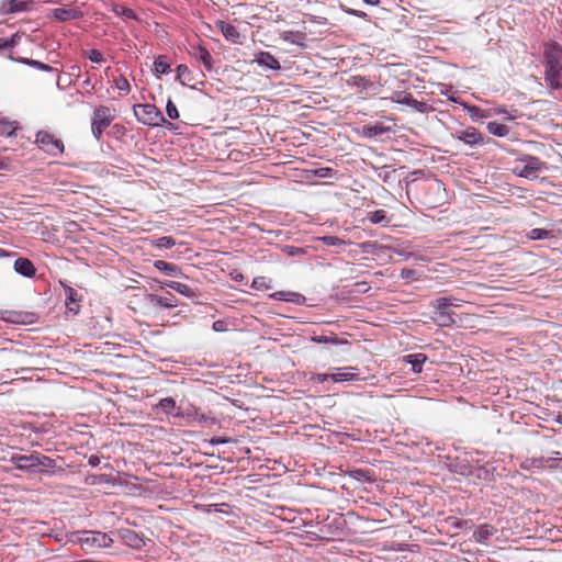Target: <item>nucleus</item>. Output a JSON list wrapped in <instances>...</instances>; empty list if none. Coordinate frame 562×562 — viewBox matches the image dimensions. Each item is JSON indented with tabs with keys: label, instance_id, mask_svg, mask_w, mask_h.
<instances>
[{
	"label": "nucleus",
	"instance_id": "f257e3e1",
	"mask_svg": "<svg viewBox=\"0 0 562 562\" xmlns=\"http://www.w3.org/2000/svg\"><path fill=\"white\" fill-rule=\"evenodd\" d=\"M9 461L18 470L31 473L54 474L58 469L56 460L40 452H32L30 454L13 453Z\"/></svg>",
	"mask_w": 562,
	"mask_h": 562
},
{
	"label": "nucleus",
	"instance_id": "f03ea898",
	"mask_svg": "<svg viewBox=\"0 0 562 562\" xmlns=\"http://www.w3.org/2000/svg\"><path fill=\"white\" fill-rule=\"evenodd\" d=\"M544 81L552 89L561 88L562 76V46L557 43H548L543 49Z\"/></svg>",
	"mask_w": 562,
	"mask_h": 562
},
{
	"label": "nucleus",
	"instance_id": "7ed1b4c3",
	"mask_svg": "<svg viewBox=\"0 0 562 562\" xmlns=\"http://www.w3.org/2000/svg\"><path fill=\"white\" fill-rule=\"evenodd\" d=\"M115 119L114 110L106 105H99L94 109L91 117V132L97 140H100L103 132Z\"/></svg>",
	"mask_w": 562,
	"mask_h": 562
},
{
	"label": "nucleus",
	"instance_id": "20e7f679",
	"mask_svg": "<svg viewBox=\"0 0 562 562\" xmlns=\"http://www.w3.org/2000/svg\"><path fill=\"white\" fill-rule=\"evenodd\" d=\"M137 121L148 126H161L166 120L160 110L154 104H136L133 108Z\"/></svg>",
	"mask_w": 562,
	"mask_h": 562
},
{
	"label": "nucleus",
	"instance_id": "39448f33",
	"mask_svg": "<svg viewBox=\"0 0 562 562\" xmlns=\"http://www.w3.org/2000/svg\"><path fill=\"white\" fill-rule=\"evenodd\" d=\"M547 169L548 166L544 161L538 157L526 155L519 159V164L515 166L514 172L522 178L536 179L539 172Z\"/></svg>",
	"mask_w": 562,
	"mask_h": 562
},
{
	"label": "nucleus",
	"instance_id": "423d86ee",
	"mask_svg": "<svg viewBox=\"0 0 562 562\" xmlns=\"http://www.w3.org/2000/svg\"><path fill=\"white\" fill-rule=\"evenodd\" d=\"M35 143L41 149L50 156H59L64 153V143L47 131H40L36 134Z\"/></svg>",
	"mask_w": 562,
	"mask_h": 562
},
{
	"label": "nucleus",
	"instance_id": "0eeeda50",
	"mask_svg": "<svg viewBox=\"0 0 562 562\" xmlns=\"http://www.w3.org/2000/svg\"><path fill=\"white\" fill-rule=\"evenodd\" d=\"M462 302H463L462 300H459V299L452 297V296H448V297L445 296V297L437 299L434 303V306L438 314V321L442 325H448V324L452 323L453 319L451 318V316L448 312V308L451 306L459 307V306H461Z\"/></svg>",
	"mask_w": 562,
	"mask_h": 562
},
{
	"label": "nucleus",
	"instance_id": "6e6552de",
	"mask_svg": "<svg viewBox=\"0 0 562 562\" xmlns=\"http://www.w3.org/2000/svg\"><path fill=\"white\" fill-rule=\"evenodd\" d=\"M177 416L187 417L189 419V424L191 425L209 427L216 424L215 417L207 415L205 413H201L195 408H190L187 411H181L180 408H178Z\"/></svg>",
	"mask_w": 562,
	"mask_h": 562
},
{
	"label": "nucleus",
	"instance_id": "1a4fd4ad",
	"mask_svg": "<svg viewBox=\"0 0 562 562\" xmlns=\"http://www.w3.org/2000/svg\"><path fill=\"white\" fill-rule=\"evenodd\" d=\"M391 101L398 104H405L420 113H426L430 109V106L426 102L418 101L414 99L411 93L404 91L395 92L391 97Z\"/></svg>",
	"mask_w": 562,
	"mask_h": 562
},
{
	"label": "nucleus",
	"instance_id": "9d476101",
	"mask_svg": "<svg viewBox=\"0 0 562 562\" xmlns=\"http://www.w3.org/2000/svg\"><path fill=\"white\" fill-rule=\"evenodd\" d=\"M453 137L471 147H474L483 142L482 134L473 126L457 131L453 134Z\"/></svg>",
	"mask_w": 562,
	"mask_h": 562
},
{
	"label": "nucleus",
	"instance_id": "9b49d317",
	"mask_svg": "<svg viewBox=\"0 0 562 562\" xmlns=\"http://www.w3.org/2000/svg\"><path fill=\"white\" fill-rule=\"evenodd\" d=\"M356 371L357 369L353 367L338 368L330 373V380L335 383L359 380V374Z\"/></svg>",
	"mask_w": 562,
	"mask_h": 562
},
{
	"label": "nucleus",
	"instance_id": "f8f14e48",
	"mask_svg": "<svg viewBox=\"0 0 562 562\" xmlns=\"http://www.w3.org/2000/svg\"><path fill=\"white\" fill-rule=\"evenodd\" d=\"M560 235V231L551 228H533L527 233V237L531 240L554 239Z\"/></svg>",
	"mask_w": 562,
	"mask_h": 562
},
{
	"label": "nucleus",
	"instance_id": "ddd939ff",
	"mask_svg": "<svg viewBox=\"0 0 562 562\" xmlns=\"http://www.w3.org/2000/svg\"><path fill=\"white\" fill-rule=\"evenodd\" d=\"M216 26L227 41L232 43H239L240 34L235 25L224 21H218Z\"/></svg>",
	"mask_w": 562,
	"mask_h": 562
},
{
	"label": "nucleus",
	"instance_id": "4468645a",
	"mask_svg": "<svg viewBox=\"0 0 562 562\" xmlns=\"http://www.w3.org/2000/svg\"><path fill=\"white\" fill-rule=\"evenodd\" d=\"M14 271L26 278L34 277L36 272L33 262L26 258H18L14 261Z\"/></svg>",
	"mask_w": 562,
	"mask_h": 562
},
{
	"label": "nucleus",
	"instance_id": "2eb2a0df",
	"mask_svg": "<svg viewBox=\"0 0 562 562\" xmlns=\"http://www.w3.org/2000/svg\"><path fill=\"white\" fill-rule=\"evenodd\" d=\"M255 61L271 70H279L281 68L279 60L269 52H260L257 54Z\"/></svg>",
	"mask_w": 562,
	"mask_h": 562
},
{
	"label": "nucleus",
	"instance_id": "dca6fc26",
	"mask_svg": "<svg viewBox=\"0 0 562 562\" xmlns=\"http://www.w3.org/2000/svg\"><path fill=\"white\" fill-rule=\"evenodd\" d=\"M191 55L195 59L201 61L206 70L210 71L212 69V61H213V59H212V56H211L210 52L205 47H203V46H196V47L193 46Z\"/></svg>",
	"mask_w": 562,
	"mask_h": 562
},
{
	"label": "nucleus",
	"instance_id": "f3484780",
	"mask_svg": "<svg viewBox=\"0 0 562 562\" xmlns=\"http://www.w3.org/2000/svg\"><path fill=\"white\" fill-rule=\"evenodd\" d=\"M53 16L61 22L79 19L82 16V12L75 9L57 8L53 11Z\"/></svg>",
	"mask_w": 562,
	"mask_h": 562
},
{
	"label": "nucleus",
	"instance_id": "a211bd4d",
	"mask_svg": "<svg viewBox=\"0 0 562 562\" xmlns=\"http://www.w3.org/2000/svg\"><path fill=\"white\" fill-rule=\"evenodd\" d=\"M154 267L167 276L177 277L180 273L178 266L164 260H156Z\"/></svg>",
	"mask_w": 562,
	"mask_h": 562
},
{
	"label": "nucleus",
	"instance_id": "6ab92c4d",
	"mask_svg": "<svg viewBox=\"0 0 562 562\" xmlns=\"http://www.w3.org/2000/svg\"><path fill=\"white\" fill-rule=\"evenodd\" d=\"M426 359V356L423 353L408 355L405 357L406 362L412 366V369L415 373L422 372L423 364Z\"/></svg>",
	"mask_w": 562,
	"mask_h": 562
},
{
	"label": "nucleus",
	"instance_id": "aec40b11",
	"mask_svg": "<svg viewBox=\"0 0 562 562\" xmlns=\"http://www.w3.org/2000/svg\"><path fill=\"white\" fill-rule=\"evenodd\" d=\"M276 300L285 301V302H293V303H300L304 297L295 292L290 291H278L271 295Z\"/></svg>",
	"mask_w": 562,
	"mask_h": 562
},
{
	"label": "nucleus",
	"instance_id": "412c9836",
	"mask_svg": "<svg viewBox=\"0 0 562 562\" xmlns=\"http://www.w3.org/2000/svg\"><path fill=\"white\" fill-rule=\"evenodd\" d=\"M487 131L495 136L505 137L509 134L510 130L507 125L497 122H490L487 124Z\"/></svg>",
	"mask_w": 562,
	"mask_h": 562
},
{
	"label": "nucleus",
	"instance_id": "4be33fe9",
	"mask_svg": "<svg viewBox=\"0 0 562 562\" xmlns=\"http://www.w3.org/2000/svg\"><path fill=\"white\" fill-rule=\"evenodd\" d=\"M177 79L182 86H188L193 80V76L186 65H179L177 67Z\"/></svg>",
	"mask_w": 562,
	"mask_h": 562
},
{
	"label": "nucleus",
	"instance_id": "5701e85b",
	"mask_svg": "<svg viewBox=\"0 0 562 562\" xmlns=\"http://www.w3.org/2000/svg\"><path fill=\"white\" fill-rule=\"evenodd\" d=\"M19 123L16 121H8L0 119V134L4 136H12L18 130Z\"/></svg>",
	"mask_w": 562,
	"mask_h": 562
},
{
	"label": "nucleus",
	"instance_id": "b1692460",
	"mask_svg": "<svg viewBox=\"0 0 562 562\" xmlns=\"http://www.w3.org/2000/svg\"><path fill=\"white\" fill-rule=\"evenodd\" d=\"M316 240H318L327 246H330V247H341V246L351 244V241H347V240L336 237V236H319L316 238Z\"/></svg>",
	"mask_w": 562,
	"mask_h": 562
},
{
	"label": "nucleus",
	"instance_id": "393cba45",
	"mask_svg": "<svg viewBox=\"0 0 562 562\" xmlns=\"http://www.w3.org/2000/svg\"><path fill=\"white\" fill-rule=\"evenodd\" d=\"M164 284L184 296H191L193 294L191 288L188 284L176 282V281H168V282H165Z\"/></svg>",
	"mask_w": 562,
	"mask_h": 562
},
{
	"label": "nucleus",
	"instance_id": "a878e982",
	"mask_svg": "<svg viewBox=\"0 0 562 562\" xmlns=\"http://www.w3.org/2000/svg\"><path fill=\"white\" fill-rule=\"evenodd\" d=\"M33 2V0H10L8 3L7 12H18L24 11L29 8V5Z\"/></svg>",
	"mask_w": 562,
	"mask_h": 562
},
{
	"label": "nucleus",
	"instance_id": "bb28decb",
	"mask_svg": "<svg viewBox=\"0 0 562 562\" xmlns=\"http://www.w3.org/2000/svg\"><path fill=\"white\" fill-rule=\"evenodd\" d=\"M170 70V65L164 56H158L154 61V72L157 76L167 74Z\"/></svg>",
	"mask_w": 562,
	"mask_h": 562
},
{
	"label": "nucleus",
	"instance_id": "cd10ccee",
	"mask_svg": "<svg viewBox=\"0 0 562 562\" xmlns=\"http://www.w3.org/2000/svg\"><path fill=\"white\" fill-rule=\"evenodd\" d=\"M521 467L525 470L543 469L544 468V458L541 457V458L527 459L526 461L522 462Z\"/></svg>",
	"mask_w": 562,
	"mask_h": 562
},
{
	"label": "nucleus",
	"instance_id": "c85d7f7f",
	"mask_svg": "<svg viewBox=\"0 0 562 562\" xmlns=\"http://www.w3.org/2000/svg\"><path fill=\"white\" fill-rule=\"evenodd\" d=\"M158 406L167 414H175L177 416L176 401L172 397H165L160 400Z\"/></svg>",
	"mask_w": 562,
	"mask_h": 562
},
{
	"label": "nucleus",
	"instance_id": "c756f323",
	"mask_svg": "<svg viewBox=\"0 0 562 562\" xmlns=\"http://www.w3.org/2000/svg\"><path fill=\"white\" fill-rule=\"evenodd\" d=\"M369 220L373 224H381V225L389 224L386 212L383 210H378V211L370 213Z\"/></svg>",
	"mask_w": 562,
	"mask_h": 562
},
{
	"label": "nucleus",
	"instance_id": "7c9ffc66",
	"mask_svg": "<svg viewBox=\"0 0 562 562\" xmlns=\"http://www.w3.org/2000/svg\"><path fill=\"white\" fill-rule=\"evenodd\" d=\"M153 302H155L156 305L161 307H175L177 305V301L175 296L170 295L169 297L164 296H154L151 299Z\"/></svg>",
	"mask_w": 562,
	"mask_h": 562
},
{
	"label": "nucleus",
	"instance_id": "2f4dec72",
	"mask_svg": "<svg viewBox=\"0 0 562 562\" xmlns=\"http://www.w3.org/2000/svg\"><path fill=\"white\" fill-rule=\"evenodd\" d=\"M112 11L116 15L123 16L124 19H135L136 18L133 10H131L124 5H121V4H114L112 8Z\"/></svg>",
	"mask_w": 562,
	"mask_h": 562
},
{
	"label": "nucleus",
	"instance_id": "473e14b6",
	"mask_svg": "<svg viewBox=\"0 0 562 562\" xmlns=\"http://www.w3.org/2000/svg\"><path fill=\"white\" fill-rule=\"evenodd\" d=\"M176 245V241L170 236H164L153 241V246L157 248H171Z\"/></svg>",
	"mask_w": 562,
	"mask_h": 562
},
{
	"label": "nucleus",
	"instance_id": "72a5a7b5",
	"mask_svg": "<svg viewBox=\"0 0 562 562\" xmlns=\"http://www.w3.org/2000/svg\"><path fill=\"white\" fill-rule=\"evenodd\" d=\"M115 88L122 91L124 94H127L131 91V86L128 80L124 76H119L114 80Z\"/></svg>",
	"mask_w": 562,
	"mask_h": 562
},
{
	"label": "nucleus",
	"instance_id": "f704fd0d",
	"mask_svg": "<svg viewBox=\"0 0 562 562\" xmlns=\"http://www.w3.org/2000/svg\"><path fill=\"white\" fill-rule=\"evenodd\" d=\"M22 63H24L29 66H32L42 71H53L54 70V68L52 66L44 64L42 61H38V60H34V59H22Z\"/></svg>",
	"mask_w": 562,
	"mask_h": 562
},
{
	"label": "nucleus",
	"instance_id": "c9c22d12",
	"mask_svg": "<svg viewBox=\"0 0 562 562\" xmlns=\"http://www.w3.org/2000/svg\"><path fill=\"white\" fill-rule=\"evenodd\" d=\"M349 476L359 481V482H370L371 479L368 475V472L362 469L352 470L349 472Z\"/></svg>",
	"mask_w": 562,
	"mask_h": 562
},
{
	"label": "nucleus",
	"instance_id": "e433bc0d",
	"mask_svg": "<svg viewBox=\"0 0 562 562\" xmlns=\"http://www.w3.org/2000/svg\"><path fill=\"white\" fill-rule=\"evenodd\" d=\"M166 112H167V115L171 120H177L179 117L178 109H177L176 104L170 99L167 101Z\"/></svg>",
	"mask_w": 562,
	"mask_h": 562
},
{
	"label": "nucleus",
	"instance_id": "4c0bfd02",
	"mask_svg": "<svg viewBox=\"0 0 562 562\" xmlns=\"http://www.w3.org/2000/svg\"><path fill=\"white\" fill-rule=\"evenodd\" d=\"M313 172L318 178H331L336 173L334 169L328 167L315 169Z\"/></svg>",
	"mask_w": 562,
	"mask_h": 562
},
{
	"label": "nucleus",
	"instance_id": "58836bf2",
	"mask_svg": "<svg viewBox=\"0 0 562 562\" xmlns=\"http://www.w3.org/2000/svg\"><path fill=\"white\" fill-rule=\"evenodd\" d=\"M93 537H92V540L93 542H98V544L101 547H106L109 546V542L111 541L110 538H108V536L105 533H101V532H92Z\"/></svg>",
	"mask_w": 562,
	"mask_h": 562
},
{
	"label": "nucleus",
	"instance_id": "ea45409f",
	"mask_svg": "<svg viewBox=\"0 0 562 562\" xmlns=\"http://www.w3.org/2000/svg\"><path fill=\"white\" fill-rule=\"evenodd\" d=\"M544 468H548V469L562 468V458H544Z\"/></svg>",
	"mask_w": 562,
	"mask_h": 562
},
{
	"label": "nucleus",
	"instance_id": "a19ab883",
	"mask_svg": "<svg viewBox=\"0 0 562 562\" xmlns=\"http://www.w3.org/2000/svg\"><path fill=\"white\" fill-rule=\"evenodd\" d=\"M88 58L92 61V63H101L103 61V55L101 52H99L98 49H91L88 52Z\"/></svg>",
	"mask_w": 562,
	"mask_h": 562
},
{
	"label": "nucleus",
	"instance_id": "79ce46f5",
	"mask_svg": "<svg viewBox=\"0 0 562 562\" xmlns=\"http://www.w3.org/2000/svg\"><path fill=\"white\" fill-rule=\"evenodd\" d=\"M15 37H16V35H13L9 40L0 41V50L8 48V47H13L16 44Z\"/></svg>",
	"mask_w": 562,
	"mask_h": 562
},
{
	"label": "nucleus",
	"instance_id": "37998d69",
	"mask_svg": "<svg viewBox=\"0 0 562 562\" xmlns=\"http://www.w3.org/2000/svg\"><path fill=\"white\" fill-rule=\"evenodd\" d=\"M492 533V527L487 525L482 526L477 531L480 538H487Z\"/></svg>",
	"mask_w": 562,
	"mask_h": 562
},
{
	"label": "nucleus",
	"instance_id": "c03bdc74",
	"mask_svg": "<svg viewBox=\"0 0 562 562\" xmlns=\"http://www.w3.org/2000/svg\"><path fill=\"white\" fill-rule=\"evenodd\" d=\"M312 379L318 383H324L330 380V373H316Z\"/></svg>",
	"mask_w": 562,
	"mask_h": 562
},
{
	"label": "nucleus",
	"instance_id": "a18cd8bd",
	"mask_svg": "<svg viewBox=\"0 0 562 562\" xmlns=\"http://www.w3.org/2000/svg\"><path fill=\"white\" fill-rule=\"evenodd\" d=\"M213 330L215 331H225L226 330V324L224 321H215L212 326Z\"/></svg>",
	"mask_w": 562,
	"mask_h": 562
},
{
	"label": "nucleus",
	"instance_id": "49530a36",
	"mask_svg": "<svg viewBox=\"0 0 562 562\" xmlns=\"http://www.w3.org/2000/svg\"><path fill=\"white\" fill-rule=\"evenodd\" d=\"M384 132V128L381 127V126H371V127H368V134L370 136H376V135H380Z\"/></svg>",
	"mask_w": 562,
	"mask_h": 562
},
{
	"label": "nucleus",
	"instance_id": "de8ad7c7",
	"mask_svg": "<svg viewBox=\"0 0 562 562\" xmlns=\"http://www.w3.org/2000/svg\"><path fill=\"white\" fill-rule=\"evenodd\" d=\"M495 112L497 114L504 115L506 120H515L516 119V116L509 115L508 111L506 109H504V108L495 109Z\"/></svg>",
	"mask_w": 562,
	"mask_h": 562
},
{
	"label": "nucleus",
	"instance_id": "09e8293b",
	"mask_svg": "<svg viewBox=\"0 0 562 562\" xmlns=\"http://www.w3.org/2000/svg\"><path fill=\"white\" fill-rule=\"evenodd\" d=\"M229 440L223 437H214L210 440V443L213 446L227 443Z\"/></svg>",
	"mask_w": 562,
	"mask_h": 562
},
{
	"label": "nucleus",
	"instance_id": "8fccbe9b",
	"mask_svg": "<svg viewBox=\"0 0 562 562\" xmlns=\"http://www.w3.org/2000/svg\"><path fill=\"white\" fill-rule=\"evenodd\" d=\"M349 14L351 15H355V16H358V18H361V19H367V13L363 12V11H359V10H355V9H350L347 11Z\"/></svg>",
	"mask_w": 562,
	"mask_h": 562
},
{
	"label": "nucleus",
	"instance_id": "3c124183",
	"mask_svg": "<svg viewBox=\"0 0 562 562\" xmlns=\"http://www.w3.org/2000/svg\"><path fill=\"white\" fill-rule=\"evenodd\" d=\"M88 463L91 467H98L100 464V458L98 456H90Z\"/></svg>",
	"mask_w": 562,
	"mask_h": 562
},
{
	"label": "nucleus",
	"instance_id": "603ef678",
	"mask_svg": "<svg viewBox=\"0 0 562 562\" xmlns=\"http://www.w3.org/2000/svg\"><path fill=\"white\" fill-rule=\"evenodd\" d=\"M68 292H69V294L67 296V305L69 306V310L72 311V307L70 306V304L75 302V299L72 296L74 295V291H72V289H69Z\"/></svg>",
	"mask_w": 562,
	"mask_h": 562
},
{
	"label": "nucleus",
	"instance_id": "864d4df0",
	"mask_svg": "<svg viewBox=\"0 0 562 562\" xmlns=\"http://www.w3.org/2000/svg\"><path fill=\"white\" fill-rule=\"evenodd\" d=\"M313 340L317 341L319 344H327L330 341V339L326 336L316 337V338H313Z\"/></svg>",
	"mask_w": 562,
	"mask_h": 562
},
{
	"label": "nucleus",
	"instance_id": "5fc2aeb1",
	"mask_svg": "<svg viewBox=\"0 0 562 562\" xmlns=\"http://www.w3.org/2000/svg\"><path fill=\"white\" fill-rule=\"evenodd\" d=\"M367 4L371 5H378L380 3V0H363Z\"/></svg>",
	"mask_w": 562,
	"mask_h": 562
},
{
	"label": "nucleus",
	"instance_id": "6e6d98bb",
	"mask_svg": "<svg viewBox=\"0 0 562 562\" xmlns=\"http://www.w3.org/2000/svg\"><path fill=\"white\" fill-rule=\"evenodd\" d=\"M551 458H562L559 451H554Z\"/></svg>",
	"mask_w": 562,
	"mask_h": 562
},
{
	"label": "nucleus",
	"instance_id": "4d7b16f0",
	"mask_svg": "<svg viewBox=\"0 0 562 562\" xmlns=\"http://www.w3.org/2000/svg\"><path fill=\"white\" fill-rule=\"evenodd\" d=\"M413 273V271L408 270V271H403L402 272V276L403 277H409V274Z\"/></svg>",
	"mask_w": 562,
	"mask_h": 562
},
{
	"label": "nucleus",
	"instance_id": "13d9d810",
	"mask_svg": "<svg viewBox=\"0 0 562 562\" xmlns=\"http://www.w3.org/2000/svg\"><path fill=\"white\" fill-rule=\"evenodd\" d=\"M263 280H265V279H263V278H261V279L255 280V281H254V283H255V284H259V282H260V281H263Z\"/></svg>",
	"mask_w": 562,
	"mask_h": 562
},
{
	"label": "nucleus",
	"instance_id": "bf43d9fd",
	"mask_svg": "<svg viewBox=\"0 0 562 562\" xmlns=\"http://www.w3.org/2000/svg\"><path fill=\"white\" fill-rule=\"evenodd\" d=\"M479 111L480 110L477 108H475V106L471 109V112H479Z\"/></svg>",
	"mask_w": 562,
	"mask_h": 562
},
{
	"label": "nucleus",
	"instance_id": "052dcab7",
	"mask_svg": "<svg viewBox=\"0 0 562 562\" xmlns=\"http://www.w3.org/2000/svg\"><path fill=\"white\" fill-rule=\"evenodd\" d=\"M56 86H57L58 88H60V85H59V78L57 79Z\"/></svg>",
	"mask_w": 562,
	"mask_h": 562
}]
</instances>
